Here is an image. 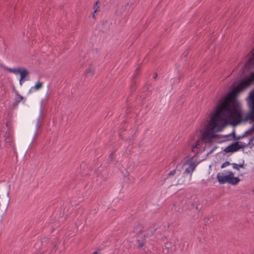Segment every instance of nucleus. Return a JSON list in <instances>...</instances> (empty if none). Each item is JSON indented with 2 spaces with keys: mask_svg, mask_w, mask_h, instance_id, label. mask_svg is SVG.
I'll return each instance as SVG.
<instances>
[{
  "mask_svg": "<svg viewBox=\"0 0 254 254\" xmlns=\"http://www.w3.org/2000/svg\"><path fill=\"white\" fill-rule=\"evenodd\" d=\"M241 112L236 97L230 92L225 99L217 106L216 112L211 117L209 123L206 126L205 130L202 133L201 138L198 140L194 146H192V151L198 148L202 140L209 142L216 136V133L221 131L229 122L233 124H238L241 122Z\"/></svg>",
  "mask_w": 254,
  "mask_h": 254,
  "instance_id": "1",
  "label": "nucleus"
},
{
  "mask_svg": "<svg viewBox=\"0 0 254 254\" xmlns=\"http://www.w3.org/2000/svg\"><path fill=\"white\" fill-rule=\"evenodd\" d=\"M218 182L220 184L228 183L233 185H236L239 183L240 180L238 177H235L234 174L230 171H224L218 173L216 176Z\"/></svg>",
  "mask_w": 254,
  "mask_h": 254,
  "instance_id": "2",
  "label": "nucleus"
},
{
  "mask_svg": "<svg viewBox=\"0 0 254 254\" xmlns=\"http://www.w3.org/2000/svg\"><path fill=\"white\" fill-rule=\"evenodd\" d=\"M247 146L246 143L241 141H238L230 144L227 146L224 151L227 153L234 152Z\"/></svg>",
  "mask_w": 254,
  "mask_h": 254,
  "instance_id": "3",
  "label": "nucleus"
},
{
  "mask_svg": "<svg viewBox=\"0 0 254 254\" xmlns=\"http://www.w3.org/2000/svg\"><path fill=\"white\" fill-rule=\"evenodd\" d=\"M197 164L194 162H190L189 163V167L186 168L185 173L190 174L191 176L192 172L194 171Z\"/></svg>",
  "mask_w": 254,
  "mask_h": 254,
  "instance_id": "4",
  "label": "nucleus"
},
{
  "mask_svg": "<svg viewBox=\"0 0 254 254\" xmlns=\"http://www.w3.org/2000/svg\"><path fill=\"white\" fill-rule=\"evenodd\" d=\"M5 69L8 70L10 72H12L15 74H20L21 75V73H22L23 71H28L27 69L22 67H18V68H5Z\"/></svg>",
  "mask_w": 254,
  "mask_h": 254,
  "instance_id": "5",
  "label": "nucleus"
},
{
  "mask_svg": "<svg viewBox=\"0 0 254 254\" xmlns=\"http://www.w3.org/2000/svg\"><path fill=\"white\" fill-rule=\"evenodd\" d=\"M29 74V72L28 71H23L22 73H21L20 78L19 79V84L21 86H22L23 82L26 80H28V79H26L27 76Z\"/></svg>",
  "mask_w": 254,
  "mask_h": 254,
  "instance_id": "6",
  "label": "nucleus"
},
{
  "mask_svg": "<svg viewBox=\"0 0 254 254\" xmlns=\"http://www.w3.org/2000/svg\"><path fill=\"white\" fill-rule=\"evenodd\" d=\"M143 226L140 224H138L134 228L133 232L136 233L137 235H138L143 231Z\"/></svg>",
  "mask_w": 254,
  "mask_h": 254,
  "instance_id": "7",
  "label": "nucleus"
},
{
  "mask_svg": "<svg viewBox=\"0 0 254 254\" xmlns=\"http://www.w3.org/2000/svg\"><path fill=\"white\" fill-rule=\"evenodd\" d=\"M43 85V83L41 81H38L36 83L35 85L31 87V90H34L35 91H37L41 89Z\"/></svg>",
  "mask_w": 254,
  "mask_h": 254,
  "instance_id": "8",
  "label": "nucleus"
},
{
  "mask_svg": "<svg viewBox=\"0 0 254 254\" xmlns=\"http://www.w3.org/2000/svg\"><path fill=\"white\" fill-rule=\"evenodd\" d=\"M5 141L7 143H10L12 141V136L9 132H6L4 135Z\"/></svg>",
  "mask_w": 254,
  "mask_h": 254,
  "instance_id": "9",
  "label": "nucleus"
},
{
  "mask_svg": "<svg viewBox=\"0 0 254 254\" xmlns=\"http://www.w3.org/2000/svg\"><path fill=\"white\" fill-rule=\"evenodd\" d=\"M232 165L234 169L238 170H239L240 168H242L243 169L245 168V167H244V165L243 164H238L237 163H232Z\"/></svg>",
  "mask_w": 254,
  "mask_h": 254,
  "instance_id": "10",
  "label": "nucleus"
},
{
  "mask_svg": "<svg viewBox=\"0 0 254 254\" xmlns=\"http://www.w3.org/2000/svg\"><path fill=\"white\" fill-rule=\"evenodd\" d=\"M23 99V97L19 95H17V97L15 100V104L17 105L20 101Z\"/></svg>",
  "mask_w": 254,
  "mask_h": 254,
  "instance_id": "11",
  "label": "nucleus"
},
{
  "mask_svg": "<svg viewBox=\"0 0 254 254\" xmlns=\"http://www.w3.org/2000/svg\"><path fill=\"white\" fill-rule=\"evenodd\" d=\"M176 171L175 169L171 171L169 173V174L167 175V178H168L170 176H173L174 175H175L176 174Z\"/></svg>",
  "mask_w": 254,
  "mask_h": 254,
  "instance_id": "12",
  "label": "nucleus"
},
{
  "mask_svg": "<svg viewBox=\"0 0 254 254\" xmlns=\"http://www.w3.org/2000/svg\"><path fill=\"white\" fill-rule=\"evenodd\" d=\"M230 164V162H228V161H225V162H224V163L222 164V165H221V168H225V167H227V166H229Z\"/></svg>",
  "mask_w": 254,
  "mask_h": 254,
  "instance_id": "13",
  "label": "nucleus"
},
{
  "mask_svg": "<svg viewBox=\"0 0 254 254\" xmlns=\"http://www.w3.org/2000/svg\"><path fill=\"white\" fill-rule=\"evenodd\" d=\"M98 3H99V1H97L96 2V3H95V5H94V7H95V10L94 11V14H93V15H92V17H93V18H94V17H95V12L97 11V9H98L97 5H98Z\"/></svg>",
  "mask_w": 254,
  "mask_h": 254,
  "instance_id": "14",
  "label": "nucleus"
},
{
  "mask_svg": "<svg viewBox=\"0 0 254 254\" xmlns=\"http://www.w3.org/2000/svg\"><path fill=\"white\" fill-rule=\"evenodd\" d=\"M138 247L139 248H142L144 246V243L141 242L140 240H137Z\"/></svg>",
  "mask_w": 254,
  "mask_h": 254,
  "instance_id": "15",
  "label": "nucleus"
},
{
  "mask_svg": "<svg viewBox=\"0 0 254 254\" xmlns=\"http://www.w3.org/2000/svg\"><path fill=\"white\" fill-rule=\"evenodd\" d=\"M247 146H249L250 148H252L254 146V144L252 142H249L248 143H246Z\"/></svg>",
  "mask_w": 254,
  "mask_h": 254,
  "instance_id": "16",
  "label": "nucleus"
},
{
  "mask_svg": "<svg viewBox=\"0 0 254 254\" xmlns=\"http://www.w3.org/2000/svg\"><path fill=\"white\" fill-rule=\"evenodd\" d=\"M39 128V127L38 126V125H37V129H36V132H35V134H34V139L36 138L37 135V132H38V128Z\"/></svg>",
  "mask_w": 254,
  "mask_h": 254,
  "instance_id": "17",
  "label": "nucleus"
},
{
  "mask_svg": "<svg viewBox=\"0 0 254 254\" xmlns=\"http://www.w3.org/2000/svg\"><path fill=\"white\" fill-rule=\"evenodd\" d=\"M254 137L252 136L250 138L249 142H252L254 141Z\"/></svg>",
  "mask_w": 254,
  "mask_h": 254,
  "instance_id": "18",
  "label": "nucleus"
},
{
  "mask_svg": "<svg viewBox=\"0 0 254 254\" xmlns=\"http://www.w3.org/2000/svg\"><path fill=\"white\" fill-rule=\"evenodd\" d=\"M128 7V3H127L126 5H125V6L124 7V9L127 11Z\"/></svg>",
  "mask_w": 254,
  "mask_h": 254,
  "instance_id": "19",
  "label": "nucleus"
},
{
  "mask_svg": "<svg viewBox=\"0 0 254 254\" xmlns=\"http://www.w3.org/2000/svg\"><path fill=\"white\" fill-rule=\"evenodd\" d=\"M157 76V74L156 73H154L153 78H156Z\"/></svg>",
  "mask_w": 254,
  "mask_h": 254,
  "instance_id": "20",
  "label": "nucleus"
},
{
  "mask_svg": "<svg viewBox=\"0 0 254 254\" xmlns=\"http://www.w3.org/2000/svg\"><path fill=\"white\" fill-rule=\"evenodd\" d=\"M90 72H91V74H93V72H92V71L91 70H89V71L87 72V73H90Z\"/></svg>",
  "mask_w": 254,
  "mask_h": 254,
  "instance_id": "21",
  "label": "nucleus"
},
{
  "mask_svg": "<svg viewBox=\"0 0 254 254\" xmlns=\"http://www.w3.org/2000/svg\"><path fill=\"white\" fill-rule=\"evenodd\" d=\"M143 236L144 237H147L148 236V234H144L143 235Z\"/></svg>",
  "mask_w": 254,
  "mask_h": 254,
  "instance_id": "22",
  "label": "nucleus"
},
{
  "mask_svg": "<svg viewBox=\"0 0 254 254\" xmlns=\"http://www.w3.org/2000/svg\"><path fill=\"white\" fill-rule=\"evenodd\" d=\"M94 254H98V252H95L94 253Z\"/></svg>",
  "mask_w": 254,
  "mask_h": 254,
  "instance_id": "23",
  "label": "nucleus"
},
{
  "mask_svg": "<svg viewBox=\"0 0 254 254\" xmlns=\"http://www.w3.org/2000/svg\"><path fill=\"white\" fill-rule=\"evenodd\" d=\"M253 192H254V188L253 190Z\"/></svg>",
  "mask_w": 254,
  "mask_h": 254,
  "instance_id": "24",
  "label": "nucleus"
}]
</instances>
